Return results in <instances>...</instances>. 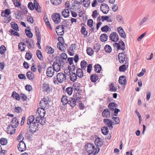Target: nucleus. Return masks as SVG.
<instances>
[{
  "instance_id": "nucleus-1",
  "label": "nucleus",
  "mask_w": 155,
  "mask_h": 155,
  "mask_svg": "<svg viewBox=\"0 0 155 155\" xmlns=\"http://www.w3.org/2000/svg\"><path fill=\"white\" fill-rule=\"evenodd\" d=\"M85 148L89 153H92L95 151L94 146L91 143L86 144L85 145Z\"/></svg>"
},
{
  "instance_id": "nucleus-2",
  "label": "nucleus",
  "mask_w": 155,
  "mask_h": 155,
  "mask_svg": "<svg viewBox=\"0 0 155 155\" xmlns=\"http://www.w3.org/2000/svg\"><path fill=\"white\" fill-rule=\"evenodd\" d=\"M114 46L115 48H117L118 50L121 49L124 51L125 48V44L122 41H120L119 43L114 42L113 43Z\"/></svg>"
},
{
  "instance_id": "nucleus-3",
  "label": "nucleus",
  "mask_w": 155,
  "mask_h": 155,
  "mask_svg": "<svg viewBox=\"0 0 155 155\" xmlns=\"http://www.w3.org/2000/svg\"><path fill=\"white\" fill-rule=\"evenodd\" d=\"M64 44L63 38L62 37H59V49L63 52H65L66 49Z\"/></svg>"
},
{
  "instance_id": "nucleus-4",
  "label": "nucleus",
  "mask_w": 155,
  "mask_h": 155,
  "mask_svg": "<svg viewBox=\"0 0 155 155\" xmlns=\"http://www.w3.org/2000/svg\"><path fill=\"white\" fill-rule=\"evenodd\" d=\"M38 123L34 122L30 125L29 127V131L31 133L33 134L38 130Z\"/></svg>"
},
{
  "instance_id": "nucleus-5",
  "label": "nucleus",
  "mask_w": 155,
  "mask_h": 155,
  "mask_svg": "<svg viewBox=\"0 0 155 155\" xmlns=\"http://www.w3.org/2000/svg\"><path fill=\"white\" fill-rule=\"evenodd\" d=\"M54 70H55L56 72H58V68L55 69L54 67H49L47 69L46 74L47 76L49 77H52L54 75Z\"/></svg>"
},
{
  "instance_id": "nucleus-6",
  "label": "nucleus",
  "mask_w": 155,
  "mask_h": 155,
  "mask_svg": "<svg viewBox=\"0 0 155 155\" xmlns=\"http://www.w3.org/2000/svg\"><path fill=\"white\" fill-rule=\"evenodd\" d=\"M17 147L18 150L21 152L24 151L26 149L25 144L22 140L20 142Z\"/></svg>"
},
{
  "instance_id": "nucleus-7",
  "label": "nucleus",
  "mask_w": 155,
  "mask_h": 155,
  "mask_svg": "<svg viewBox=\"0 0 155 155\" xmlns=\"http://www.w3.org/2000/svg\"><path fill=\"white\" fill-rule=\"evenodd\" d=\"M100 9L101 11L104 14H107L109 11V8L107 5L103 3L100 6Z\"/></svg>"
},
{
  "instance_id": "nucleus-8",
  "label": "nucleus",
  "mask_w": 155,
  "mask_h": 155,
  "mask_svg": "<svg viewBox=\"0 0 155 155\" xmlns=\"http://www.w3.org/2000/svg\"><path fill=\"white\" fill-rule=\"evenodd\" d=\"M12 124H10L8 125L7 127V133L8 134H14L15 133L16 130L15 128L16 127H14Z\"/></svg>"
},
{
  "instance_id": "nucleus-9",
  "label": "nucleus",
  "mask_w": 155,
  "mask_h": 155,
  "mask_svg": "<svg viewBox=\"0 0 155 155\" xmlns=\"http://www.w3.org/2000/svg\"><path fill=\"white\" fill-rule=\"evenodd\" d=\"M109 37L111 41L114 42H117L119 40L118 35L115 32L112 33L110 34Z\"/></svg>"
},
{
  "instance_id": "nucleus-10",
  "label": "nucleus",
  "mask_w": 155,
  "mask_h": 155,
  "mask_svg": "<svg viewBox=\"0 0 155 155\" xmlns=\"http://www.w3.org/2000/svg\"><path fill=\"white\" fill-rule=\"evenodd\" d=\"M119 60L121 63H123L124 61H125V64L127 62V59H125V55L123 52L120 53L118 55Z\"/></svg>"
},
{
  "instance_id": "nucleus-11",
  "label": "nucleus",
  "mask_w": 155,
  "mask_h": 155,
  "mask_svg": "<svg viewBox=\"0 0 155 155\" xmlns=\"http://www.w3.org/2000/svg\"><path fill=\"white\" fill-rule=\"evenodd\" d=\"M76 48L75 44H72L69 47L68 50V54L70 55L73 56L74 55V51L76 49Z\"/></svg>"
},
{
  "instance_id": "nucleus-12",
  "label": "nucleus",
  "mask_w": 155,
  "mask_h": 155,
  "mask_svg": "<svg viewBox=\"0 0 155 155\" xmlns=\"http://www.w3.org/2000/svg\"><path fill=\"white\" fill-rule=\"evenodd\" d=\"M45 108V107H39L38 108L36 111V113H38L39 114V116H40L41 117H44L45 114V111L44 109Z\"/></svg>"
},
{
  "instance_id": "nucleus-13",
  "label": "nucleus",
  "mask_w": 155,
  "mask_h": 155,
  "mask_svg": "<svg viewBox=\"0 0 155 155\" xmlns=\"http://www.w3.org/2000/svg\"><path fill=\"white\" fill-rule=\"evenodd\" d=\"M103 117L107 118H109L110 115V111L108 108L104 109L102 113Z\"/></svg>"
},
{
  "instance_id": "nucleus-14",
  "label": "nucleus",
  "mask_w": 155,
  "mask_h": 155,
  "mask_svg": "<svg viewBox=\"0 0 155 155\" xmlns=\"http://www.w3.org/2000/svg\"><path fill=\"white\" fill-rule=\"evenodd\" d=\"M103 121L105 124H106L107 125L110 130L111 129H112L113 128L112 124L113 123L111 120L108 119H104L103 120Z\"/></svg>"
},
{
  "instance_id": "nucleus-15",
  "label": "nucleus",
  "mask_w": 155,
  "mask_h": 155,
  "mask_svg": "<svg viewBox=\"0 0 155 155\" xmlns=\"http://www.w3.org/2000/svg\"><path fill=\"white\" fill-rule=\"evenodd\" d=\"M117 30L120 36L125 38L126 37V34L122 27H120L117 28Z\"/></svg>"
},
{
  "instance_id": "nucleus-16",
  "label": "nucleus",
  "mask_w": 155,
  "mask_h": 155,
  "mask_svg": "<svg viewBox=\"0 0 155 155\" xmlns=\"http://www.w3.org/2000/svg\"><path fill=\"white\" fill-rule=\"evenodd\" d=\"M119 83L121 85H125L127 83L126 78L124 75L120 76L119 80Z\"/></svg>"
},
{
  "instance_id": "nucleus-17",
  "label": "nucleus",
  "mask_w": 155,
  "mask_h": 155,
  "mask_svg": "<svg viewBox=\"0 0 155 155\" xmlns=\"http://www.w3.org/2000/svg\"><path fill=\"white\" fill-rule=\"evenodd\" d=\"M67 58V56L66 54L65 53H61L60 56V58L59 60V63L60 64V66H61L62 64H64V62H63L62 60V59H66Z\"/></svg>"
},
{
  "instance_id": "nucleus-18",
  "label": "nucleus",
  "mask_w": 155,
  "mask_h": 155,
  "mask_svg": "<svg viewBox=\"0 0 155 155\" xmlns=\"http://www.w3.org/2000/svg\"><path fill=\"white\" fill-rule=\"evenodd\" d=\"M11 13V10L9 9H6L5 10L3 11L1 13V16L7 18V17Z\"/></svg>"
},
{
  "instance_id": "nucleus-19",
  "label": "nucleus",
  "mask_w": 155,
  "mask_h": 155,
  "mask_svg": "<svg viewBox=\"0 0 155 155\" xmlns=\"http://www.w3.org/2000/svg\"><path fill=\"white\" fill-rule=\"evenodd\" d=\"M10 124H12V126H13L14 127H17L19 124V123L16 117H15L12 119L11 121Z\"/></svg>"
},
{
  "instance_id": "nucleus-20",
  "label": "nucleus",
  "mask_w": 155,
  "mask_h": 155,
  "mask_svg": "<svg viewBox=\"0 0 155 155\" xmlns=\"http://www.w3.org/2000/svg\"><path fill=\"white\" fill-rule=\"evenodd\" d=\"M76 101L74 98L70 97L68 99V104H70L72 107H74L76 105Z\"/></svg>"
},
{
  "instance_id": "nucleus-21",
  "label": "nucleus",
  "mask_w": 155,
  "mask_h": 155,
  "mask_svg": "<svg viewBox=\"0 0 155 155\" xmlns=\"http://www.w3.org/2000/svg\"><path fill=\"white\" fill-rule=\"evenodd\" d=\"M94 143L95 145L98 147H101L103 144L102 139L98 137L94 141Z\"/></svg>"
},
{
  "instance_id": "nucleus-22",
  "label": "nucleus",
  "mask_w": 155,
  "mask_h": 155,
  "mask_svg": "<svg viewBox=\"0 0 155 155\" xmlns=\"http://www.w3.org/2000/svg\"><path fill=\"white\" fill-rule=\"evenodd\" d=\"M66 79L65 75L62 73H59V82L62 83Z\"/></svg>"
},
{
  "instance_id": "nucleus-23",
  "label": "nucleus",
  "mask_w": 155,
  "mask_h": 155,
  "mask_svg": "<svg viewBox=\"0 0 155 155\" xmlns=\"http://www.w3.org/2000/svg\"><path fill=\"white\" fill-rule=\"evenodd\" d=\"M62 15L64 18H68L69 16L70 12L69 9L66 8L63 10L61 13Z\"/></svg>"
},
{
  "instance_id": "nucleus-24",
  "label": "nucleus",
  "mask_w": 155,
  "mask_h": 155,
  "mask_svg": "<svg viewBox=\"0 0 155 155\" xmlns=\"http://www.w3.org/2000/svg\"><path fill=\"white\" fill-rule=\"evenodd\" d=\"M51 18L55 23H58V13H54L51 15Z\"/></svg>"
},
{
  "instance_id": "nucleus-25",
  "label": "nucleus",
  "mask_w": 155,
  "mask_h": 155,
  "mask_svg": "<svg viewBox=\"0 0 155 155\" xmlns=\"http://www.w3.org/2000/svg\"><path fill=\"white\" fill-rule=\"evenodd\" d=\"M69 75L70 80L74 82L77 79V76L75 73L72 72Z\"/></svg>"
},
{
  "instance_id": "nucleus-26",
  "label": "nucleus",
  "mask_w": 155,
  "mask_h": 155,
  "mask_svg": "<svg viewBox=\"0 0 155 155\" xmlns=\"http://www.w3.org/2000/svg\"><path fill=\"white\" fill-rule=\"evenodd\" d=\"M117 105L115 103H110L108 106L109 109L111 111H114V108L117 107Z\"/></svg>"
},
{
  "instance_id": "nucleus-27",
  "label": "nucleus",
  "mask_w": 155,
  "mask_h": 155,
  "mask_svg": "<svg viewBox=\"0 0 155 155\" xmlns=\"http://www.w3.org/2000/svg\"><path fill=\"white\" fill-rule=\"evenodd\" d=\"M24 42H26L27 44L28 45V48L29 49H30L32 48L31 43L32 42V44H34V41L31 39H29L28 38H26V41L23 40Z\"/></svg>"
},
{
  "instance_id": "nucleus-28",
  "label": "nucleus",
  "mask_w": 155,
  "mask_h": 155,
  "mask_svg": "<svg viewBox=\"0 0 155 155\" xmlns=\"http://www.w3.org/2000/svg\"><path fill=\"white\" fill-rule=\"evenodd\" d=\"M48 101L46 100L45 98H44L41 100L39 103L40 106L41 107H44V105L46 107V105L48 104Z\"/></svg>"
},
{
  "instance_id": "nucleus-29",
  "label": "nucleus",
  "mask_w": 155,
  "mask_h": 155,
  "mask_svg": "<svg viewBox=\"0 0 155 155\" xmlns=\"http://www.w3.org/2000/svg\"><path fill=\"white\" fill-rule=\"evenodd\" d=\"M76 75L79 78H82L83 76V72L81 68H78L76 71Z\"/></svg>"
},
{
  "instance_id": "nucleus-30",
  "label": "nucleus",
  "mask_w": 155,
  "mask_h": 155,
  "mask_svg": "<svg viewBox=\"0 0 155 155\" xmlns=\"http://www.w3.org/2000/svg\"><path fill=\"white\" fill-rule=\"evenodd\" d=\"M109 91H110L115 92L117 90V87L116 86L114 85L113 83H112L109 85Z\"/></svg>"
},
{
  "instance_id": "nucleus-31",
  "label": "nucleus",
  "mask_w": 155,
  "mask_h": 155,
  "mask_svg": "<svg viewBox=\"0 0 155 155\" xmlns=\"http://www.w3.org/2000/svg\"><path fill=\"white\" fill-rule=\"evenodd\" d=\"M11 97L17 101L20 100L19 95L15 91H14L12 92Z\"/></svg>"
},
{
  "instance_id": "nucleus-32",
  "label": "nucleus",
  "mask_w": 155,
  "mask_h": 155,
  "mask_svg": "<svg viewBox=\"0 0 155 155\" xmlns=\"http://www.w3.org/2000/svg\"><path fill=\"white\" fill-rule=\"evenodd\" d=\"M45 51L48 54H52L54 52V50L50 46L48 45L46 48Z\"/></svg>"
},
{
  "instance_id": "nucleus-33",
  "label": "nucleus",
  "mask_w": 155,
  "mask_h": 155,
  "mask_svg": "<svg viewBox=\"0 0 155 155\" xmlns=\"http://www.w3.org/2000/svg\"><path fill=\"white\" fill-rule=\"evenodd\" d=\"M98 79V77L97 74H93L91 76V80L92 82H96Z\"/></svg>"
},
{
  "instance_id": "nucleus-34",
  "label": "nucleus",
  "mask_w": 155,
  "mask_h": 155,
  "mask_svg": "<svg viewBox=\"0 0 155 155\" xmlns=\"http://www.w3.org/2000/svg\"><path fill=\"white\" fill-rule=\"evenodd\" d=\"M64 25H59V35H62L64 32Z\"/></svg>"
},
{
  "instance_id": "nucleus-35",
  "label": "nucleus",
  "mask_w": 155,
  "mask_h": 155,
  "mask_svg": "<svg viewBox=\"0 0 155 155\" xmlns=\"http://www.w3.org/2000/svg\"><path fill=\"white\" fill-rule=\"evenodd\" d=\"M34 120L35 117L33 115H31L29 116L27 121V124L28 125L30 124L31 125V124L34 123L33 121Z\"/></svg>"
},
{
  "instance_id": "nucleus-36",
  "label": "nucleus",
  "mask_w": 155,
  "mask_h": 155,
  "mask_svg": "<svg viewBox=\"0 0 155 155\" xmlns=\"http://www.w3.org/2000/svg\"><path fill=\"white\" fill-rule=\"evenodd\" d=\"M108 36L106 34H102L100 36V39L102 42H105L107 40Z\"/></svg>"
},
{
  "instance_id": "nucleus-37",
  "label": "nucleus",
  "mask_w": 155,
  "mask_h": 155,
  "mask_svg": "<svg viewBox=\"0 0 155 155\" xmlns=\"http://www.w3.org/2000/svg\"><path fill=\"white\" fill-rule=\"evenodd\" d=\"M68 99L67 97L66 96H63L61 99V102L62 104L65 105L68 104Z\"/></svg>"
},
{
  "instance_id": "nucleus-38",
  "label": "nucleus",
  "mask_w": 155,
  "mask_h": 155,
  "mask_svg": "<svg viewBox=\"0 0 155 155\" xmlns=\"http://www.w3.org/2000/svg\"><path fill=\"white\" fill-rule=\"evenodd\" d=\"M36 54L37 57L41 61L43 60V57L40 50H38L36 51Z\"/></svg>"
},
{
  "instance_id": "nucleus-39",
  "label": "nucleus",
  "mask_w": 155,
  "mask_h": 155,
  "mask_svg": "<svg viewBox=\"0 0 155 155\" xmlns=\"http://www.w3.org/2000/svg\"><path fill=\"white\" fill-rule=\"evenodd\" d=\"M95 71L96 73H99L101 70V67L99 64H96L94 67Z\"/></svg>"
},
{
  "instance_id": "nucleus-40",
  "label": "nucleus",
  "mask_w": 155,
  "mask_h": 155,
  "mask_svg": "<svg viewBox=\"0 0 155 155\" xmlns=\"http://www.w3.org/2000/svg\"><path fill=\"white\" fill-rule=\"evenodd\" d=\"M25 32L26 35L29 38H31L33 36L32 33L31 32L30 29L28 30L26 29L25 30Z\"/></svg>"
},
{
  "instance_id": "nucleus-41",
  "label": "nucleus",
  "mask_w": 155,
  "mask_h": 155,
  "mask_svg": "<svg viewBox=\"0 0 155 155\" xmlns=\"http://www.w3.org/2000/svg\"><path fill=\"white\" fill-rule=\"evenodd\" d=\"M11 24L12 28L17 31H19L18 27L17 24L14 22H12Z\"/></svg>"
},
{
  "instance_id": "nucleus-42",
  "label": "nucleus",
  "mask_w": 155,
  "mask_h": 155,
  "mask_svg": "<svg viewBox=\"0 0 155 155\" xmlns=\"http://www.w3.org/2000/svg\"><path fill=\"white\" fill-rule=\"evenodd\" d=\"M101 130L102 133L104 135H107L108 133L109 130L107 126L103 127Z\"/></svg>"
},
{
  "instance_id": "nucleus-43",
  "label": "nucleus",
  "mask_w": 155,
  "mask_h": 155,
  "mask_svg": "<svg viewBox=\"0 0 155 155\" xmlns=\"http://www.w3.org/2000/svg\"><path fill=\"white\" fill-rule=\"evenodd\" d=\"M87 65V63L84 60L82 61L81 62V67L83 70H85Z\"/></svg>"
},
{
  "instance_id": "nucleus-44",
  "label": "nucleus",
  "mask_w": 155,
  "mask_h": 155,
  "mask_svg": "<svg viewBox=\"0 0 155 155\" xmlns=\"http://www.w3.org/2000/svg\"><path fill=\"white\" fill-rule=\"evenodd\" d=\"M43 87L45 91L48 93L50 91V89L48 84H47L46 83H44L43 84Z\"/></svg>"
},
{
  "instance_id": "nucleus-45",
  "label": "nucleus",
  "mask_w": 155,
  "mask_h": 155,
  "mask_svg": "<svg viewBox=\"0 0 155 155\" xmlns=\"http://www.w3.org/2000/svg\"><path fill=\"white\" fill-rule=\"evenodd\" d=\"M32 54L30 51L27 52L25 55V58L26 59L29 60H30L32 57Z\"/></svg>"
},
{
  "instance_id": "nucleus-46",
  "label": "nucleus",
  "mask_w": 155,
  "mask_h": 155,
  "mask_svg": "<svg viewBox=\"0 0 155 155\" xmlns=\"http://www.w3.org/2000/svg\"><path fill=\"white\" fill-rule=\"evenodd\" d=\"M15 30H13L12 29H10L9 30V32L11 33V35L16 36H19V34L18 32Z\"/></svg>"
},
{
  "instance_id": "nucleus-47",
  "label": "nucleus",
  "mask_w": 155,
  "mask_h": 155,
  "mask_svg": "<svg viewBox=\"0 0 155 155\" xmlns=\"http://www.w3.org/2000/svg\"><path fill=\"white\" fill-rule=\"evenodd\" d=\"M0 143L2 145H6L8 143V140L5 138H2L0 139Z\"/></svg>"
},
{
  "instance_id": "nucleus-48",
  "label": "nucleus",
  "mask_w": 155,
  "mask_h": 155,
  "mask_svg": "<svg viewBox=\"0 0 155 155\" xmlns=\"http://www.w3.org/2000/svg\"><path fill=\"white\" fill-rule=\"evenodd\" d=\"M28 6L30 10H33L35 8L36 5L33 4L32 2H30L28 3Z\"/></svg>"
},
{
  "instance_id": "nucleus-49",
  "label": "nucleus",
  "mask_w": 155,
  "mask_h": 155,
  "mask_svg": "<svg viewBox=\"0 0 155 155\" xmlns=\"http://www.w3.org/2000/svg\"><path fill=\"white\" fill-rule=\"evenodd\" d=\"M83 2L84 6L85 7H87L90 5L91 1L90 0H84Z\"/></svg>"
},
{
  "instance_id": "nucleus-50",
  "label": "nucleus",
  "mask_w": 155,
  "mask_h": 155,
  "mask_svg": "<svg viewBox=\"0 0 155 155\" xmlns=\"http://www.w3.org/2000/svg\"><path fill=\"white\" fill-rule=\"evenodd\" d=\"M105 51L107 53H110L112 51V48L109 45H106L104 47Z\"/></svg>"
},
{
  "instance_id": "nucleus-51",
  "label": "nucleus",
  "mask_w": 155,
  "mask_h": 155,
  "mask_svg": "<svg viewBox=\"0 0 155 155\" xmlns=\"http://www.w3.org/2000/svg\"><path fill=\"white\" fill-rule=\"evenodd\" d=\"M73 91V88L72 87H69L66 89L65 91L70 95L72 94Z\"/></svg>"
},
{
  "instance_id": "nucleus-52",
  "label": "nucleus",
  "mask_w": 155,
  "mask_h": 155,
  "mask_svg": "<svg viewBox=\"0 0 155 155\" xmlns=\"http://www.w3.org/2000/svg\"><path fill=\"white\" fill-rule=\"evenodd\" d=\"M112 120L114 121L113 122V124H118L120 122L119 118L118 117H113L112 118Z\"/></svg>"
},
{
  "instance_id": "nucleus-53",
  "label": "nucleus",
  "mask_w": 155,
  "mask_h": 155,
  "mask_svg": "<svg viewBox=\"0 0 155 155\" xmlns=\"http://www.w3.org/2000/svg\"><path fill=\"white\" fill-rule=\"evenodd\" d=\"M6 48L4 45H2L0 47V54H4L6 51Z\"/></svg>"
},
{
  "instance_id": "nucleus-54",
  "label": "nucleus",
  "mask_w": 155,
  "mask_h": 155,
  "mask_svg": "<svg viewBox=\"0 0 155 155\" xmlns=\"http://www.w3.org/2000/svg\"><path fill=\"white\" fill-rule=\"evenodd\" d=\"M81 32L83 35H84L85 36H87V32L86 31V28L84 26H82L81 28Z\"/></svg>"
},
{
  "instance_id": "nucleus-55",
  "label": "nucleus",
  "mask_w": 155,
  "mask_h": 155,
  "mask_svg": "<svg viewBox=\"0 0 155 155\" xmlns=\"http://www.w3.org/2000/svg\"><path fill=\"white\" fill-rule=\"evenodd\" d=\"M94 52L93 49L91 48H87V52L88 55L90 56H91L93 54Z\"/></svg>"
},
{
  "instance_id": "nucleus-56",
  "label": "nucleus",
  "mask_w": 155,
  "mask_h": 155,
  "mask_svg": "<svg viewBox=\"0 0 155 155\" xmlns=\"http://www.w3.org/2000/svg\"><path fill=\"white\" fill-rule=\"evenodd\" d=\"M116 19L118 22L123 23L124 21L123 19L122 16L120 15H117L116 17Z\"/></svg>"
},
{
  "instance_id": "nucleus-57",
  "label": "nucleus",
  "mask_w": 155,
  "mask_h": 155,
  "mask_svg": "<svg viewBox=\"0 0 155 155\" xmlns=\"http://www.w3.org/2000/svg\"><path fill=\"white\" fill-rule=\"evenodd\" d=\"M119 70L120 71L124 72L127 69L126 66L124 64L122 66H120L119 68Z\"/></svg>"
},
{
  "instance_id": "nucleus-58",
  "label": "nucleus",
  "mask_w": 155,
  "mask_h": 155,
  "mask_svg": "<svg viewBox=\"0 0 155 155\" xmlns=\"http://www.w3.org/2000/svg\"><path fill=\"white\" fill-rule=\"evenodd\" d=\"M110 29L109 27L107 25H105L101 28V30L102 31L107 32Z\"/></svg>"
},
{
  "instance_id": "nucleus-59",
  "label": "nucleus",
  "mask_w": 155,
  "mask_h": 155,
  "mask_svg": "<svg viewBox=\"0 0 155 155\" xmlns=\"http://www.w3.org/2000/svg\"><path fill=\"white\" fill-rule=\"evenodd\" d=\"M14 4L15 7H19L21 5V3L18 0H14Z\"/></svg>"
},
{
  "instance_id": "nucleus-60",
  "label": "nucleus",
  "mask_w": 155,
  "mask_h": 155,
  "mask_svg": "<svg viewBox=\"0 0 155 155\" xmlns=\"http://www.w3.org/2000/svg\"><path fill=\"white\" fill-rule=\"evenodd\" d=\"M15 111L16 113H19L21 112L22 110L21 107H15Z\"/></svg>"
},
{
  "instance_id": "nucleus-61",
  "label": "nucleus",
  "mask_w": 155,
  "mask_h": 155,
  "mask_svg": "<svg viewBox=\"0 0 155 155\" xmlns=\"http://www.w3.org/2000/svg\"><path fill=\"white\" fill-rule=\"evenodd\" d=\"M20 98L22 99L23 101H25L26 100L27 97L26 95L25 94L21 93L19 95Z\"/></svg>"
},
{
  "instance_id": "nucleus-62",
  "label": "nucleus",
  "mask_w": 155,
  "mask_h": 155,
  "mask_svg": "<svg viewBox=\"0 0 155 155\" xmlns=\"http://www.w3.org/2000/svg\"><path fill=\"white\" fill-rule=\"evenodd\" d=\"M93 21L91 19H89L87 21V24L90 27H92L93 26Z\"/></svg>"
},
{
  "instance_id": "nucleus-63",
  "label": "nucleus",
  "mask_w": 155,
  "mask_h": 155,
  "mask_svg": "<svg viewBox=\"0 0 155 155\" xmlns=\"http://www.w3.org/2000/svg\"><path fill=\"white\" fill-rule=\"evenodd\" d=\"M32 86L30 84H27L25 86V89L28 91H30L32 90Z\"/></svg>"
},
{
  "instance_id": "nucleus-64",
  "label": "nucleus",
  "mask_w": 155,
  "mask_h": 155,
  "mask_svg": "<svg viewBox=\"0 0 155 155\" xmlns=\"http://www.w3.org/2000/svg\"><path fill=\"white\" fill-rule=\"evenodd\" d=\"M18 78L20 79H26V77L24 74H19L18 75Z\"/></svg>"
}]
</instances>
